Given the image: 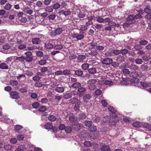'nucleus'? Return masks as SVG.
I'll return each instance as SVG.
<instances>
[{
	"instance_id": "nucleus-1",
	"label": "nucleus",
	"mask_w": 151,
	"mask_h": 151,
	"mask_svg": "<svg viewBox=\"0 0 151 151\" xmlns=\"http://www.w3.org/2000/svg\"><path fill=\"white\" fill-rule=\"evenodd\" d=\"M88 29L86 25H81L80 27V29L81 31L79 32V33L74 32L72 33L71 36L73 38H76L78 40H81L83 39L84 36V32L82 31H86Z\"/></svg>"
},
{
	"instance_id": "nucleus-2",
	"label": "nucleus",
	"mask_w": 151,
	"mask_h": 151,
	"mask_svg": "<svg viewBox=\"0 0 151 151\" xmlns=\"http://www.w3.org/2000/svg\"><path fill=\"white\" fill-rule=\"evenodd\" d=\"M116 113H112V115L111 114H110L111 115L112 117L110 119L109 122V125L110 126L115 125L116 124V122L118 121V120L115 119L117 116Z\"/></svg>"
},
{
	"instance_id": "nucleus-3",
	"label": "nucleus",
	"mask_w": 151,
	"mask_h": 151,
	"mask_svg": "<svg viewBox=\"0 0 151 151\" xmlns=\"http://www.w3.org/2000/svg\"><path fill=\"white\" fill-rule=\"evenodd\" d=\"M97 82V81L95 79H91L89 80L88 83L89 84L88 86V88L89 90H93L96 87L95 84Z\"/></svg>"
},
{
	"instance_id": "nucleus-4",
	"label": "nucleus",
	"mask_w": 151,
	"mask_h": 151,
	"mask_svg": "<svg viewBox=\"0 0 151 151\" xmlns=\"http://www.w3.org/2000/svg\"><path fill=\"white\" fill-rule=\"evenodd\" d=\"M134 15L130 14L128 16L127 18L126 22L128 24H131L135 23L136 21L134 19Z\"/></svg>"
},
{
	"instance_id": "nucleus-5",
	"label": "nucleus",
	"mask_w": 151,
	"mask_h": 151,
	"mask_svg": "<svg viewBox=\"0 0 151 151\" xmlns=\"http://www.w3.org/2000/svg\"><path fill=\"white\" fill-rule=\"evenodd\" d=\"M101 63L106 65L111 64L112 63V59L109 58H102L101 60Z\"/></svg>"
},
{
	"instance_id": "nucleus-6",
	"label": "nucleus",
	"mask_w": 151,
	"mask_h": 151,
	"mask_svg": "<svg viewBox=\"0 0 151 151\" xmlns=\"http://www.w3.org/2000/svg\"><path fill=\"white\" fill-rule=\"evenodd\" d=\"M82 124L80 123L72 124L73 131L74 132L79 131L82 128Z\"/></svg>"
},
{
	"instance_id": "nucleus-7",
	"label": "nucleus",
	"mask_w": 151,
	"mask_h": 151,
	"mask_svg": "<svg viewBox=\"0 0 151 151\" xmlns=\"http://www.w3.org/2000/svg\"><path fill=\"white\" fill-rule=\"evenodd\" d=\"M11 98L17 99L20 98V96L18 92L15 91H11L9 93Z\"/></svg>"
},
{
	"instance_id": "nucleus-8",
	"label": "nucleus",
	"mask_w": 151,
	"mask_h": 151,
	"mask_svg": "<svg viewBox=\"0 0 151 151\" xmlns=\"http://www.w3.org/2000/svg\"><path fill=\"white\" fill-rule=\"evenodd\" d=\"M99 133L98 131L91 132L89 134L91 137L93 139H97L99 136Z\"/></svg>"
},
{
	"instance_id": "nucleus-9",
	"label": "nucleus",
	"mask_w": 151,
	"mask_h": 151,
	"mask_svg": "<svg viewBox=\"0 0 151 151\" xmlns=\"http://www.w3.org/2000/svg\"><path fill=\"white\" fill-rule=\"evenodd\" d=\"M76 61L78 63H83L84 60L86 58L85 56L82 55H78Z\"/></svg>"
},
{
	"instance_id": "nucleus-10",
	"label": "nucleus",
	"mask_w": 151,
	"mask_h": 151,
	"mask_svg": "<svg viewBox=\"0 0 151 151\" xmlns=\"http://www.w3.org/2000/svg\"><path fill=\"white\" fill-rule=\"evenodd\" d=\"M91 97V95L89 93L86 94L83 97V99L84 101L86 103L89 102V100Z\"/></svg>"
},
{
	"instance_id": "nucleus-11",
	"label": "nucleus",
	"mask_w": 151,
	"mask_h": 151,
	"mask_svg": "<svg viewBox=\"0 0 151 151\" xmlns=\"http://www.w3.org/2000/svg\"><path fill=\"white\" fill-rule=\"evenodd\" d=\"M78 120V117L72 114L69 117V120L71 123L75 122Z\"/></svg>"
},
{
	"instance_id": "nucleus-12",
	"label": "nucleus",
	"mask_w": 151,
	"mask_h": 151,
	"mask_svg": "<svg viewBox=\"0 0 151 151\" xmlns=\"http://www.w3.org/2000/svg\"><path fill=\"white\" fill-rule=\"evenodd\" d=\"M55 90L58 93H62L64 91V88L61 85H60L55 88Z\"/></svg>"
},
{
	"instance_id": "nucleus-13",
	"label": "nucleus",
	"mask_w": 151,
	"mask_h": 151,
	"mask_svg": "<svg viewBox=\"0 0 151 151\" xmlns=\"http://www.w3.org/2000/svg\"><path fill=\"white\" fill-rule=\"evenodd\" d=\"M100 150L101 151H111L110 147L107 145H103L100 148Z\"/></svg>"
},
{
	"instance_id": "nucleus-14",
	"label": "nucleus",
	"mask_w": 151,
	"mask_h": 151,
	"mask_svg": "<svg viewBox=\"0 0 151 151\" xmlns=\"http://www.w3.org/2000/svg\"><path fill=\"white\" fill-rule=\"evenodd\" d=\"M8 65L5 63H2L0 64V68L2 69L7 70L9 69Z\"/></svg>"
},
{
	"instance_id": "nucleus-15",
	"label": "nucleus",
	"mask_w": 151,
	"mask_h": 151,
	"mask_svg": "<svg viewBox=\"0 0 151 151\" xmlns=\"http://www.w3.org/2000/svg\"><path fill=\"white\" fill-rule=\"evenodd\" d=\"M45 47L47 49H50L54 47V45L49 41H47L45 43Z\"/></svg>"
},
{
	"instance_id": "nucleus-16",
	"label": "nucleus",
	"mask_w": 151,
	"mask_h": 151,
	"mask_svg": "<svg viewBox=\"0 0 151 151\" xmlns=\"http://www.w3.org/2000/svg\"><path fill=\"white\" fill-rule=\"evenodd\" d=\"M24 10L25 13L29 14H31L33 12L32 10L28 6L25 8Z\"/></svg>"
},
{
	"instance_id": "nucleus-17",
	"label": "nucleus",
	"mask_w": 151,
	"mask_h": 151,
	"mask_svg": "<svg viewBox=\"0 0 151 151\" xmlns=\"http://www.w3.org/2000/svg\"><path fill=\"white\" fill-rule=\"evenodd\" d=\"M131 83L133 85L134 84H137L139 83V80L138 78H132L129 79Z\"/></svg>"
},
{
	"instance_id": "nucleus-18",
	"label": "nucleus",
	"mask_w": 151,
	"mask_h": 151,
	"mask_svg": "<svg viewBox=\"0 0 151 151\" xmlns=\"http://www.w3.org/2000/svg\"><path fill=\"white\" fill-rule=\"evenodd\" d=\"M126 67V65H124L123 66H121L120 68L121 69H122V72L124 74H129L130 73V71L128 69L126 68H124L123 69V68H124L125 67Z\"/></svg>"
},
{
	"instance_id": "nucleus-19",
	"label": "nucleus",
	"mask_w": 151,
	"mask_h": 151,
	"mask_svg": "<svg viewBox=\"0 0 151 151\" xmlns=\"http://www.w3.org/2000/svg\"><path fill=\"white\" fill-rule=\"evenodd\" d=\"M65 131L67 133H70L71 131H73V128H72V124L70 126H67L65 127Z\"/></svg>"
},
{
	"instance_id": "nucleus-20",
	"label": "nucleus",
	"mask_w": 151,
	"mask_h": 151,
	"mask_svg": "<svg viewBox=\"0 0 151 151\" xmlns=\"http://www.w3.org/2000/svg\"><path fill=\"white\" fill-rule=\"evenodd\" d=\"M130 77L133 78H137L138 76V73L136 71H132L129 74Z\"/></svg>"
},
{
	"instance_id": "nucleus-21",
	"label": "nucleus",
	"mask_w": 151,
	"mask_h": 151,
	"mask_svg": "<svg viewBox=\"0 0 151 151\" xmlns=\"http://www.w3.org/2000/svg\"><path fill=\"white\" fill-rule=\"evenodd\" d=\"M74 75L78 76H81L83 75V72L80 70H78L75 71Z\"/></svg>"
},
{
	"instance_id": "nucleus-22",
	"label": "nucleus",
	"mask_w": 151,
	"mask_h": 151,
	"mask_svg": "<svg viewBox=\"0 0 151 151\" xmlns=\"http://www.w3.org/2000/svg\"><path fill=\"white\" fill-rule=\"evenodd\" d=\"M78 118L80 119H86L87 117L86 114L83 113H81L78 115Z\"/></svg>"
},
{
	"instance_id": "nucleus-23",
	"label": "nucleus",
	"mask_w": 151,
	"mask_h": 151,
	"mask_svg": "<svg viewBox=\"0 0 151 151\" xmlns=\"http://www.w3.org/2000/svg\"><path fill=\"white\" fill-rule=\"evenodd\" d=\"M89 64L87 63H84L82 64L81 66V68L83 70H86L88 69Z\"/></svg>"
},
{
	"instance_id": "nucleus-24",
	"label": "nucleus",
	"mask_w": 151,
	"mask_h": 151,
	"mask_svg": "<svg viewBox=\"0 0 151 151\" xmlns=\"http://www.w3.org/2000/svg\"><path fill=\"white\" fill-rule=\"evenodd\" d=\"M52 127V124L51 123H47L44 125L45 128L47 129H51Z\"/></svg>"
},
{
	"instance_id": "nucleus-25",
	"label": "nucleus",
	"mask_w": 151,
	"mask_h": 151,
	"mask_svg": "<svg viewBox=\"0 0 151 151\" xmlns=\"http://www.w3.org/2000/svg\"><path fill=\"white\" fill-rule=\"evenodd\" d=\"M81 86V84L78 82H76L73 83L71 85V86L74 88H78Z\"/></svg>"
},
{
	"instance_id": "nucleus-26",
	"label": "nucleus",
	"mask_w": 151,
	"mask_h": 151,
	"mask_svg": "<svg viewBox=\"0 0 151 151\" xmlns=\"http://www.w3.org/2000/svg\"><path fill=\"white\" fill-rule=\"evenodd\" d=\"M25 148L23 145H20L18 146L15 150V151H24Z\"/></svg>"
},
{
	"instance_id": "nucleus-27",
	"label": "nucleus",
	"mask_w": 151,
	"mask_h": 151,
	"mask_svg": "<svg viewBox=\"0 0 151 151\" xmlns=\"http://www.w3.org/2000/svg\"><path fill=\"white\" fill-rule=\"evenodd\" d=\"M88 72L91 74H94L96 73V69L95 68H91L88 69Z\"/></svg>"
},
{
	"instance_id": "nucleus-28",
	"label": "nucleus",
	"mask_w": 151,
	"mask_h": 151,
	"mask_svg": "<svg viewBox=\"0 0 151 151\" xmlns=\"http://www.w3.org/2000/svg\"><path fill=\"white\" fill-rule=\"evenodd\" d=\"M124 58L123 56L119 55L117 56L116 60L120 62H123L124 61Z\"/></svg>"
},
{
	"instance_id": "nucleus-29",
	"label": "nucleus",
	"mask_w": 151,
	"mask_h": 151,
	"mask_svg": "<svg viewBox=\"0 0 151 151\" xmlns=\"http://www.w3.org/2000/svg\"><path fill=\"white\" fill-rule=\"evenodd\" d=\"M48 120L51 122H54L56 120L57 118L55 116L51 114L48 117Z\"/></svg>"
},
{
	"instance_id": "nucleus-30",
	"label": "nucleus",
	"mask_w": 151,
	"mask_h": 151,
	"mask_svg": "<svg viewBox=\"0 0 151 151\" xmlns=\"http://www.w3.org/2000/svg\"><path fill=\"white\" fill-rule=\"evenodd\" d=\"M72 96V94L71 93H68L64 94L63 96V98L65 99H69Z\"/></svg>"
},
{
	"instance_id": "nucleus-31",
	"label": "nucleus",
	"mask_w": 151,
	"mask_h": 151,
	"mask_svg": "<svg viewBox=\"0 0 151 151\" xmlns=\"http://www.w3.org/2000/svg\"><path fill=\"white\" fill-rule=\"evenodd\" d=\"M79 12V13L77 14L78 17L79 18H83L85 16V14L83 12H81L79 9H78Z\"/></svg>"
},
{
	"instance_id": "nucleus-32",
	"label": "nucleus",
	"mask_w": 151,
	"mask_h": 151,
	"mask_svg": "<svg viewBox=\"0 0 151 151\" xmlns=\"http://www.w3.org/2000/svg\"><path fill=\"white\" fill-rule=\"evenodd\" d=\"M90 49L92 50L93 48L95 47H96L97 45V43L96 42L93 41L91 42L90 43Z\"/></svg>"
},
{
	"instance_id": "nucleus-33",
	"label": "nucleus",
	"mask_w": 151,
	"mask_h": 151,
	"mask_svg": "<svg viewBox=\"0 0 151 151\" xmlns=\"http://www.w3.org/2000/svg\"><path fill=\"white\" fill-rule=\"evenodd\" d=\"M78 101V99L76 97H73L69 100L70 102L72 104H76V103Z\"/></svg>"
},
{
	"instance_id": "nucleus-34",
	"label": "nucleus",
	"mask_w": 151,
	"mask_h": 151,
	"mask_svg": "<svg viewBox=\"0 0 151 151\" xmlns=\"http://www.w3.org/2000/svg\"><path fill=\"white\" fill-rule=\"evenodd\" d=\"M63 32V29L61 28H58L56 29L55 30V33L56 35H60Z\"/></svg>"
},
{
	"instance_id": "nucleus-35",
	"label": "nucleus",
	"mask_w": 151,
	"mask_h": 151,
	"mask_svg": "<svg viewBox=\"0 0 151 151\" xmlns=\"http://www.w3.org/2000/svg\"><path fill=\"white\" fill-rule=\"evenodd\" d=\"M38 44L40 43L41 42L44 41V35L40 34H38Z\"/></svg>"
},
{
	"instance_id": "nucleus-36",
	"label": "nucleus",
	"mask_w": 151,
	"mask_h": 151,
	"mask_svg": "<svg viewBox=\"0 0 151 151\" xmlns=\"http://www.w3.org/2000/svg\"><path fill=\"white\" fill-rule=\"evenodd\" d=\"M93 124L92 122L91 121L88 120L85 121L84 122V125L85 126L88 127H91Z\"/></svg>"
},
{
	"instance_id": "nucleus-37",
	"label": "nucleus",
	"mask_w": 151,
	"mask_h": 151,
	"mask_svg": "<svg viewBox=\"0 0 151 151\" xmlns=\"http://www.w3.org/2000/svg\"><path fill=\"white\" fill-rule=\"evenodd\" d=\"M92 143L89 141H86L84 142V145L86 147H91L92 146Z\"/></svg>"
},
{
	"instance_id": "nucleus-38",
	"label": "nucleus",
	"mask_w": 151,
	"mask_h": 151,
	"mask_svg": "<svg viewBox=\"0 0 151 151\" xmlns=\"http://www.w3.org/2000/svg\"><path fill=\"white\" fill-rule=\"evenodd\" d=\"M71 73L70 70H65L63 71V74L65 76H68Z\"/></svg>"
},
{
	"instance_id": "nucleus-39",
	"label": "nucleus",
	"mask_w": 151,
	"mask_h": 151,
	"mask_svg": "<svg viewBox=\"0 0 151 151\" xmlns=\"http://www.w3.org/2000/svg\"><path fill=\"white\" fill-rule=\"evenodd\" d=\"M86 91V88L81 86L80 87L78 88V91L81 93H83L85 92Z\"/></svg>"
},
{
	"instance_id": "nucleus-40",
	"label": "nucleus",
	"mask_w": 151,
	"mask_h": 151,
	"mask_svg": "<svg viewBox=\"0 0 151 151\" xmlns=\"http://www.w3.org/2000/svg\"><path fill=\"white\" fill-rule=\"evenodd\" d=\"M60 4L58 3H56L54 4L52 6V7L54 9L56 10L60 8Z\"/></svg>"
},
{
	"instance_id": "nucleus-41",
	"label": "nucleus",
	"mask_w": 151,
	"mask_h": 151,
	"mask_svg": "<svg viewBox=\"0 0 151 151\" xmlns=\"http://www.w3.org/2000/svg\"><path fill=\"white\" fill-rule=\"evenodd\" d=\"M54 48L55 50H61L63 48L62 45H56L54 46Z\"/></svg>"
},
{
	"instance_id": "nucleus-42",
	"label": "nucleus",
	"mask_w": 151,
	"mask_h": 151,
	"mask_svg": "<svg viewBox=\"0 0 151 151\" xmlns=\"http://www.w3.org/2000/svg\"><path fill=\"white\" fill-rule=\"evenodd\" d=\"M18 83L17 81L16 80H11L9 82L10 84L13 86H17Z\"/></svg>"
},
{
	"instance_id": "nucleus-43",
	"label": "nucleus",
	"mask_w": 151,
	"mask_h": 151,
	"mask_svg": "<svg viewBox=\"0 0 151 151\" xmlns=\"http://www.w3.org/2000/svg\"><path fill=\"white\" fill-rule=\"evenodd\" d=\"M142 59L145 61H147L150 59V56L148 54H146L142 58Z\"/></svg>"
},
{
	"instance_id": "nucleus-44",
	"label": "nucleus",
	"mask_w": 151,
	"mask_h": 151,
	"mask_svg": "<svg viewBox=\"0 0 151 151\" xmlns=\"http://www.w3.org/2000/svg\"><path fill=\"white\" fill-rule=\"evenodd\" d=\"M147 43L148 42L144 40H141L139 42V44L142 45H145L147 44Z\"/></svg>"
},
{
	"instance_id": "nucleus-45",
	"label": "nucleus",
	"mask_w": 151,
	"mask_h": 151,
	"mask_svg": "<svg viewBox=\"0 0 151 151\" xmlns=\"http://www.w3.org/2000/svg\"><path fill=\"white\" fill-rule=\"evenodd\" d=\"M4 149L6 150H11V149L12 148V147L11 145L8 144V145H4Z\"/></svg>"
},
{
	"instance_id": "nucleus-46",
	"label": "nucleus",
	"mask_w": 151,
	"mask_h": 151,
	"mask_svg": "<svg viewBox=\"0 0 151 151\" xmlns=\"http://www.w3.org/2000/svg\"><path fill=\"white\" fill-rule=\"evenodd\" d=\"M108 109L112 113H115L117 112V110L115 109L112 106H109L108 107Z\"/></svg>"
},
{
	"instance_id": "nucleus-47",
	"label": "nucleus",
	"mask_w": 151,
	"mask_h": 151,
	"mask_svg": "<svg viewBox=\"0 0 151 151\" xmlns=\"http://www.w3.org/2000/svg\"><path fill=\"white\" fill-rule=\"evenodd\" d=\"M120 50V53L122 55H126L129 52L128 50L126 49H122Z\"/></svg>"
},
{
	"instance_id": "nucleus-48",
	"label": "nucleus",
	"mask_w": 151,
	"mask_h": 151,
	"mask_svg": "<svg viewBox=\"0 0 151 151\" xmlns=\"http://www.w3.org/2000/svg\"><path fill=\"white\" fill-rule=\"evenodd\" d=\"M45 10L48 12H51L53 11V8L51 6H48L46 8Z\"/></svg>"
},
{
	"instance_id": "nucleus-49",
	"label": "nucleus",
	"mask_w": 151,
	"mask_h": 151,
	"mask_svg": "<svg viewBox=\"0 0 151 151\" xmlns=\"http://www.w3.org/2000/svg\"><path fill=\"white\" fill-rule=\"evenodd\" d=\"M80 109L79 104L77 103L76 104L74 107V109L75 111H78Z\"/></svg>"
},
{
	"instance_id": "nucleus-50",
	"label": "nucleus",
	"mask_w": 151,
	"mask_h": 151,
	"mask_svg": "<svg viewBox=\"0 0 151 151\" xmlns=\"http://www.w3.org/2000/svg\"><path fill=\"white\" fill-rule=\"evenodd\" d=\"M47 110L46 107L44 106H41L38 109V111H40L43 112Z\"/></svg>"
},
{
	"instance_id": "nucleus-51",
	"label": "nucleus",
	"mask_w": 151,
	"mask_h": 151,
	"mask_svg": "<svg viewBox=\"0 0 151 151\" xmlns=\"http://www.w3.org/2000/svg\"><path fill=\"white\" fill-rule=\"evenodd\" d=\"M11 5L9 3H7L5 5L4 7V9L6 10H9L11 9Z\"/></svg>"
},
{
	"instance_id": "nucleus-52",
	"label": "nucleus",
	"mask_w": 151,
	"mask_h": 151,
	"mask_svg": "<svg viewBox=\"0 0 151 151\" xmlns=\"http://www.w3.org/2000/svg\"><path fill=\"white\" fill-rule=\"evenodd\" d=\"M141 123L139 122H136L133 124V126L136 127H139L141 126Z\"/></svg>"
},
{
	"instance_id": "nucleus-53",
	"label": "nucleus",
	"mask_w": 151,
	"mask_h": 151,
	"mask_svg": "<svg viewBox=\"0 0 151 151\" xmlns=\"http://www.w3.org/2000/svg\"><path fill=\"white\" fill-rule=\"evenodd\" d=\"M46 60L45 59H41L38 61V64L40 65H43L46 64Z\"/></svg>"
},
{
	"instance_id": "nucleus-54",
	"label": "nucleus",
	"mask_w": 151,
	"mask_h": 151,
	"mask_svg": "<svg viewBox=\"0 0 151 151\" xmlns=\"http://www.w3.org/2000/svg\"><path fill=\"white\" fill-rule=\"evenodd\" d=\"M104 84L106 85L111 86L113 84V82L111 81L106 80L105 81Z\"/></svg>"
},
{
	"instance_id": "nucleus-55",
	"label": "nucleus",
	"mask_w": 151,
	"mask_h": 151,
	"mask_svg": "<svg viewBox=\"0 0 151 151\" xmlns=\"http://www.w3.org/2000/svg\"><path fill=\"white\" fill-rule=\"evenodd\" d=\"M62 99L61 96H55L54 99L55 101L57 102H58Z\"/></svg>"
},
{
	"instance_id": "nucleus-56",
	"label": "nucleus",
	"mask_w": 151,
	"mask_h": 151,
	"mask_svg": "<svg viewBox=\"0 0 151 151\" xmlns=\"http://www.w3.org/2000/svg\"><path fill=\"white\" fill-rule=\"evenodd\" d=\"M101 103L103 106L104 107H107V106L108 104L105 100L102 99L101 101Z\"/></svg>"
},
{
	"instance_id": "nucleus-57",
	"label": "nucleus",
	"mask_w": 151,
	"mask_h": 151,
	"mask_svg": "<svg viewBox=\"0 0 151 151\" xmlns=\"http://www.w3.org/2000/svg\"><path fill=\"white\" fill-rule=\"evenodd\" d=\"M143 61L141 59L137 58L135 60V62L137 64H142Z\"/></svg>"
},
{
	"instance_id": "nucleus-58",
	"label": "nucleus",
	"mask_w": 151,
	"mask_h": 151,
	"mask_svg": "<svg viewBox=\"0 0 151 151\" xmlns=\"http://www.w3.org/2000/svg\"><path fill=\"white\" fill-rule=\"evenodd\" d=\"M143 126L146 128H149L151 130V126L149 124L147 123H144L142 124Z\"/></svg>"
},
{
	"instance_id": "nucleus-59",
	"label": "nucleus",
	"mask_w": 151,
	"mask_h": 151,
	"mask_svg": "<svg viewBox=\"0 0 151 151\" xmlns=\"http://www.w3.org/2000/svg\"><path fill=\"white\" fill-rule=\"evenodd\" d=\"M148 65H145L142 64L141 65L140 68L142 70H145L148 69Z\"/></svg>"
},
{
	"instance_id": "nucleus-60",
	"label": "nucleus",
	"mask_w": 151,
	"mask_h": 151,
	"mask_svg": "<svg viewBox=\"0 0 151 151\" xmlns=\"http://www.w3.org/2000/svg\"><path fill=\"white\" fill-rule=\"evenodd\" d=\"M134 48L136 50L139 51L141 49V46L140 44H137L134 47Z\"/></svg>"
},
{
	"instance_id": "nucleus-61",
	"label": "nucleus",
	"mask_w": 151,
	"mask_h": 151,
	"mask_svg": "<svg viewBox=\"0 0 151 151\" xmlns=\"http://www.w3.org/2000/svg\"><path fill=\"white\" fill-rule=\"evenodd\" d=\"M104 47L103 46L99 45L96 47V48L97 50L101 51L104 50Z\"/></svg>"
},
{
	"instance_id": "nucleus-62",
	"label": "nucleus",
	"mask_w": 151,
	"mask_h": 151,
	"mask_svg": "<svg viewBox=\"0 0 151 151\" xmlns=\"http://www.w3.org/2000/svg\"><path fill=\"white\" fill-rule=\"evenodd\" d=\"M91 132L97 131L96 127L95 126H91L90 129Z\"/></svg>"
},
{
	"instance_id": "nucleus-63",
	"label": "nucleus",
	"mask_w": 151,
	"mask_h": 151,
	"mask_svg": "<svg viewBox=\"0 0 151 151\" xmlns=\"http://www.w3.org/2000/svg\"><path fill=\"white\" fill-rule=\"evenodd\" d=\"M65 125L64 124H60L58 126L59 129L60 130L65 129Z\"/></svg>"
},
{
	"instance_id": "nucleus-64",
	"label": "nucleus",
	"mask_w": 151,
	"mask_h": 151,
	"mask_svg": "<svg viewBox=\"0 0 151 151\" xmlns=\"http://www.w3.org/2000/svg\"><path fill=\"white\" fill-rule=\"evenodd\" d=\"M56 15L54 14H52L48 16L49 19L50 20H54L56 17Z\"/></svg>"
}]
</instances>
